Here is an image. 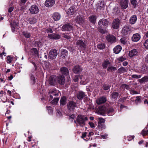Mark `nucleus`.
Listing matches in <instances>:
<instances>
[{"instance_id":"nucleus-64","label":"nucleus","mask_w":148,"mask_h":148,"mask_svg":"<svg viewBox=\"0 0 148 148\" xmlns=\"http://www.w3.org/2000/svg\"><path fill=\"white\" fill-rule=\"evenodd\" d=\"M134 136H128V137L127 140L128 141H130L132 139H134Z\"/></svg>"},{"instance_id":"nucleus-29","label":"nucleus","mask_w":148,"mask_h":148,"mask_svg":"<svg viewBox=\"0 0 148 148\" xmlns=\"http://www.w3.org/2000/svg\"><path fill=\"white\" fill-rule=\"evenodd\" d=\"M97 19L96 16L93 14L90 16L89 18V21L92 23L95 24L96 22Z\"/></svg>"},{"instance_id":"nucleus-12","label":"nucleus","mask_w":148,"mask_h":148,"mask_svg":"<svg viewBox=\"0 0 148 148\" xmlns=\"http://www.w3.org/2000/svg\"><path fill=\"white\" fill-rule=\"evenodd\" d=\"M57 77L55 75L51 76L49 79V83L51 85H54L57 82Z\"/></svg>"},{"instance_id":"nucleus-49","label":"nucleus","mask_w":148,"mask_h":148,"mask_svg":"<svg viewBox=\"0 0 148 148\" xmlns=\"http://www.w3.org/2000/svg\"><path fill=\"white\" fill-rule=\"evenodd\" d=\"M0 97L1 100L3 102L5 103L7 101V97L5 95H2Z\"/></svg>"},{"instance_id":"nucleus-6","label":"nucleus","mask_w":148,"mask_h":148,"mask_svg":"<svg viewBox=\"0 0 148 148\" xmlns=\"http://www.w3.org/2000/svg\"><path fill=\"white\" fill-rule=\"evenodd\" d=\"M57 55V50L55 49H52L49 53L48 58L52 60L55 59Z\"/></svg>"},{"instance_id":"nucleus-8","label":"nucleus","mask_w":148,"mask_h":148,"mask_svg":"<svg viewBox=\"0 0 148 148\" xmlns=\"http://www.w3.org/2000/svg\"><path fill=\"white\" fill-rule=\"evenodd\" d=\"M57 82L59 84L64 85L65 83V78L62 75H60L57 77Z\"/></svg>"},{"instance_id":"nucleus-40","label":"nucleus","mask_w":148,"mask_h":148,"mask_svg":"<svg viewBox=\"0 0 148 148\" xmlns=\"http://www.w3.org/2000/svg\"><path fill=\"white\" fill-rule=\"evenodd\" d=\"M83 77L82 76H80L78 75H75L73 77V80L74 82H77L78 81L79 79H82Z\"/></svg>"},{"instance_id":"nucleus-35","label":"nucleus","mask_w":148,"mask_h":148,"mask_svg":"<svg viewBox=\"0 0 148 148\" xmlns=\"http://www.w3.org/2000/svg\"><path fill=\"white\" fill-rule=\"evenodd\" d=\"M37 21V19L34 17L29 18L28 20V21L31 24L35 23Z\"/></svg>"},{"instance_id":"nucleus-61","label":"nucleus","mask_w":148,"mask_h":148,"mask_svg":"<svg viewBox=\"0 0 148 148\" xmlns=\"http://www.w3.org/2000/svg\"><path fill=\"white\" fill-rule=\"evenodd\" d=\"M126 58L125 57H123V56L120 57L118 58V60L120 61L123 62L124 60H126Z\"/></svg>"},{"instance_id":"nucleus-15","label":"nucleus","mask_w":148,"mask_h":148,"mask_svg":"<svg viewBox=\"0 0 148 148\" xmlns=\"http://www.w3.org/2000/svg\"><path fill=\"white\" fill-rule=\"evenodd\" d=\"M73 27L69 23L63 25L62 27V30L63 31H70L72 29Z\"/></svg>"},{"instance_id":"nucleus-53","label":"nucleus","mask_w":148,"mask_h":148,"mask_svg":"<svg viewBox=\"0 0 148 148\" xmlns=\"http://www.w3.org/2000/svg\"><path fill=\"white\" fill-rule=\"evenodd\" d=\"M30 79L32 81V83L34 84L35 83V78L32 74H30Z\"/></svg>"},{"instance_id":"nucleus-60","label":"nucleus","mask_w":148,"mask_h":148,"mask_svg":"<svg viewBox=\"0 0 148 148\" xmlns=\"http://www.w3.org/2000/svg\"><path fill=\"white\" fill-rule=\"evenodd\" d=\"M62 37L67 39H69L71 38V37L70 36L65 34L64 33L62 34Z\"/></svg>"},{"instance_id":"nucleus-43","label":"nucleus","mask_w":148,"mask_h":148,"mask_svg":"<svg viewBox=\"0 0 148 148\" xmlns=\"http://www.w3.org/2000/svg\"><path fill=\"white\" fill-rule=\"evenodd\" d=\"M53 99L52 100L51 102V103L53 105H55L59 101V97H54Z\"/></svg>"},{"instance_id":"nucleus-4","label":"nucleus","mask_w":148,"mask_h":148,"mask_svg":"<svg viewBox=\"0 0 148 148\" xmlns=\"http://www.w3.org/2000/svg\"><path fill=\"white\" fill-rule=\"evenodd\" d=\"M138 68V72L140 73L146 74L148 73V66L144 63L140 64Z\"/></svg>"},{"instance_id":"nucleus-14","label":"nucleus","mask_w":148,"mask_h":148,"mask_svg":"<svg viewBox=\"0 0 148 148\" xmlns=\"http://www.w3.org/2000/svg\"><path fill=\"white\" fill-rule=\"evenodd\" d=\"M142 97L141 96L134 97L131 98L130 100L133 102H135L136 105H138L139 103H141V99Z\"/></svg>"},{"instance_id":"nucleus-25","label":"nucleus","mask_w":148,"mask_h":148,"mask_svg":"<svg viewBox=\"0 0 148 148\" xmlns=\"http://www.w3.org/2000/svg\"><path fill=\"white\" fill-rule=\"evenodd\" d=\"M10 25L12 32H14L15 30V28L19 25V24L15 21L10 23Z\"/></svg>"},{"instance_id":"nucleus-20","label":"nucleus","mask_w":148,"mask_h":148,"mask_svg":"<svg viewBox=\"0 0 148 148\" xmlns=\"http://www.w3.org/2000/svg\"><path fill=\"white\" fill-rule=\"evenodd\" d=\"M111 95H110L111 99L115 101L116 100L119 96V94L118 92L114 91L110 92Z\"/></svg>"},{"instance_id":"nucleus-16","label":"nucleus","mask_w":148,"mask_h":148,"mask_svg":"<svg viewBox=\"0 0 148 148\" xmlns=\"http://www.w3.org/2000/svg\"><path fill=\"white\" fill-rule=\"evenodd\" d=\"M106 38L108 42L111 44L115 42L116 41V37L112 35H107Z\"/></svg>"},{"instance_id":"nucleus-34","label":"nucleus","mask_w":148,"mask_h":148,"mask_svg":"<svg viewBox=\"0 0 148 148\" xmlns=\"http://www.w3.org/2000/svg\"><path fill=\"white\" fill-rule=\"evenodd\" d=\"M61 56L62 58H65L67 56L68 53L67 51L64 49H62L61 50Z\"/></svg>"},{"instance_id":"nucleus-5","label":"nucleus","mask_w":148,"mask_h":148,"mask_svg":"<svg viewBox=\"0 0 148 148\" xmlns=\"http://www.w3.org/2000/svg\"><path fill=\"white\" fill-rule=\"evenodd\" d=\"M131 26L128 24L125 25L122 29L121 33L124 36H126L130 34L131 32Z\"/></svg>"},{"instance_id":"nucleus-26","label":"nucleus","mask_w":148,"mask_h":148,"mask_svg":"<svg viewBox=\"0 0 148 148\" xmlns=\"http://www.w3.org/2000/svg\"><path fill=\"white\" fill-rule=\"evenodd\" d=\"M54 0H46L45 2V5L48 7L52 6L55 3Z\"/></svg>"},{"instance_id":"nucleus-31","label":"nucleus","mask_w":148,"mask_h":148,"mask_svg":"<svg viewBox=\"0 0 148 148\" xmlns=\"http://www.w3.org/2000/svg\"><path fill=\"white\" fill-rule=\"evenodd\" d=\"M137 16L135 15H133L131 17L129 20V23L131 24H134L137 21Z\"/></svg>"},{"instance_id":"nucleus-13","label":"nucleus","mask_w":148,"mask_h":148,"mask_svg":"<svg viewBox=\"0 0 148 148\" xmlns=\"http://www.w3.org/2000/svg\"><path fill=\"white\" fill-rule=\"evenodd\" d=\"M116 110H115L113 107H110L107 108L106 113L109 116L114 115L116 112Z\"/></svg>"},{"instance_id":"nucleus-58","label":"nucleus","mask_w":148,"mask_h":148,"mask_svg":"<svg viewBox=\"0 0 148 148\" xmlns=\"http://www.w3.org/2000/svg\"><path fill=\"white\" fill-rule=\"evenodd\" d=\"M102 27H98L99 31L101 33L105 34L106 32V30L102 28Z\"/></svg>"},{"instance_id":"nucleus-1","label":"nucleus","mask_w":148,"mask_h":148,"mask_svg":"<svg viewBox=\"0 0 148 148\" xmlns=\"http://www.w3.org/2000/svg\"><path fill=\"white\" fill-rule=\"evenodd\" d=\"M76 45L82 49L84 50L87 45V41L84 38H79L78 39H77Z\"/></svg>"},{"instance_id":"nucleus-56","label":"nucleus","mask_w":148,"mask_h":148,"mask_svg":"<svg viewBox=\"0 0 148 148\" xmlns=\"http://www.w3.org/2000/svg\"><path fill=\"white\" fill-rule=\"evenodd\" d=\"M47 110H48V112L49 114H52L53 110L52 108L50 106H47Z\"/></svg>"},{"instance_id":"nucleus-18","label":"nucleus","mask_w":148,"mask_h":148,"mask_svg":"<svg viewBox=\"0 0 148 148\" xmlns=\"http://www.w3.org/2000/svg\"><path fill=\"white\" fill-rule=\"evenodd\" d=\"M82 69L81 66L79 65H76L73 68V71L76 74L79 73L82 71Z\"/></svg>"},{"instance_id":"nucleus-9","label":"nucleus","mask_w":148,"mask_h":148,"mask_svg":"<svg viewBox=\"0 0 148 148\" xmlns=\"http://www.w3.org/2000/svg\"><path fill=\"white\" fill-rule=\"evenodd\" d=\"M108 23V22L107 20L105 18H102L100 20L98 23V27H102L103 25L104 26H107Z\"/></svg>"},{"instance_id":"nucleus-22","label":"nucleus","mask_w":148,"mask_h":148,"mask_svg":"<svg viewBox=\"0 0 148 148\" xmlns=\"http://www.w3.org/2000/svg\"><path fill=\"white\" fill-rule=\"evenodd\" d=\"M107 100L106 98L104 97H102L97 99L96 102L97 104L99 105L105 103Z\"/></svg>"},{"instance_id":"nucleus-36","label":"nucleus","mask_w":148,"mask_h":148,"mask_svg":"<svg viewBox=\"0 0 148 148\" xmlns=\"http://www.w3.org/2000/svg\"><path fill=\"white\" fill-rule=\"evenodd\" d=\"M31 52L35 56L39 57L38 52L36 48H32L31 50Z\"/></svg>"},{"instance_id":"nucleus-3","label":"nucleus","mask_w":148,"mask_h":148,"mask_svg":"<svg viewBox=\"0 0 148 148\" xmlns=\"http://www.w3.org/2000/svg\"><path fill=\"white\" fill-rule=\"evenodd\" d=\"M67 107L69 111L73 112L76 108H77V104L76 102L73 100L70 101L67 103Z\"/></svg>"},{"instance_id":"nucleus-57","label":"nucleus","mask_w":148,"mask_h":148,"mask_svg":"<svg viewBox=\"0 0 148 148\" xmlns=\"http://www.w3.org/2000/svg\"><path fill=\"white\" fill-rule=\"evenodd\" d=\"M130 91L131 95L138 94V92L135 91L134 89H131L130 90Z\"/></svg>"},{"instance_id":"nucleus-47","label":"nucleus","mask_w":148,"mask_h":148,"mask_svg":"<svg viewBox=\"0 0 148 148\" xmlns=\"http://www.w3.org/2000/svg\"><path fill=\"white\" fill-rule=\"evenodd\" d=\"M116 69V67L114 66H109L107 69V71L109 72H112L115 71Z\"/></svg>"},{"instance_id":"nucleus-48","label":"nucleus","mask_w":148,"mask_h":148,"mask_svg":"<svg viewBox=\"0 0 148 148\" xmlns=\"http://www.w3.org/2000/svg\"><path fill=\"white\" fill-rule=\"evenodd\" d=\"M126 72L125 69L123 67H121L120 68L118 69V72L119 73H123Z\"/></svg>"},{"instance_id":"nucleus-63","label":"nucleus","mask_w":148,"mask_h":148,"mask_svg":"<svg viewBox=\"0 0 148 148\" xmlns=\"http://www.w3.org/2000/svg\"><path fill=\"white\" fill-rule=\"evenodd\" d=\"M11 57L8 56L7 58V62L8 63H10L11 62Z\"/></svg>"},{"instance_id":"nucleus-46","label":"nucleus","mask_w":148,"mask_h":148,"mask_svg":"<svg viewBox=\"0 0 148 148\" xmlns=\"http://www.w3.org/2000/svg\"><path fill=\"white\" fill-rule=\"evenodd\" d=\"M130 2L133 5V6L134 8H136V5L138 4V2L136 0H130Z\"/></svg>"},{"instance_id":"nucleus-44","label":"nucleus","mask_w":148,"mask_h":148,"mask_svg":"<svg viewBox=\"0 0 148 148\" xmlns=\"http://www.w3.org/2000/svg\"><path fill=\"white\" fill-rule=\"evenodd\" d=\"M106 46L105 45L104 43H101L98 44L97 46V47L99 49H103Z\"/></svg>"},{"instance_id":"nucleus-28","label":"nucleus","mask_w":148,"mask_h":148,"mask_svg":"<svg viewBox=\"0 0 148 148\" xmlns=\"http://www.w3.org/2000/svg\"><path fill=\"white\" fill-rule=\"evenodd\" d=\"M85 96V94L84 92L82 91H80L77 93V97L78 99L81 100Z\"/></svg>"},{"instance_id":"nucleus-21","label":"nucleus","mask_w":148,"mask_h":148,"mask_svg":"<svg viewBox=\"0 0 148 148\" xmlns=\"http://www.w3.org/2000/svg\"><path fill=\"white\" fill-rule=\"evenodd\" d=\"M141 38L140 35L138 33L134 34L132 37V40L134 42H137Z\"/></svg>"},{"instance_id":"nucleus-11","label":"nucleus","mask_w":148,"mask_h":148,"mask_svg":"<svg viewBox=\"0 0 148 148\" xmlns=\"http://www.w3.org/2000/svg\"><path fill=\"white\" fill-rule=\"evenodd\" d=\"M29 10L31 14H37L39 10L38 7L35 5L31 6Z\"/></svg>"},{"instance_id":"nucleus-38","label":"nucleus","mask_w":148,"mask_h":148,"mask_svg":"<svg viewBox=\"0 0 148 148\" xmlns=\"http://www.w3.org/2000/svg\"><path fill=\"white\" fill-rule=\"evenodd\" d=\"M148 81V76H145L142 78L139 79V82L141 84L143 82H147Z\"/></svg>"},{"instance_id":"nucleus-37","label":"nucleus","mask_w":148,"mask_h":148,"mask_svg":"<svg viewBox=\"0 0 148 148\" xmlns=\"http://www.w3.org/2000/svg\"><path fill=\"white\" fill-rule=\"evenodd\" d=\"M67 100L66 97L65 96H63L61 97L60 101L61 105L64 106L66 103Z\"/></svg>"},{"instance_id":"nucleus-45","label":"nucleus","mask_w":148,"mask_h":148,"mask_svg":"<svg viewBox=\"0 0 148 148\" xmlns=\"http://www.w3.org/2000/svg\"><path fill=\"white\" fill-rule=\"evenodd\" d=\"M23 35L26 38H29L31 36V34L27 31H23Z\"/></svg>"},{"instance_id":"nucleus-19","label":"nucleus","mask_w":148,"mask_h":148,"mask_svg":"<svg viewBox=\"0 0 148 148\" xmlns=\"http://www.w3.org/2000/svg\"><path fill=\"white\" fill-rule=\"evenodd\" d=\"M60 71L61 73L63 75L67 76L69 75V71L68 69L66 67H62L60 69Z\"/></svg>"},{"instance_id":"nucleus-55","label":"nucleus","mask_w":148,"mask_h":148,"mask_svg":"<svg viewBox=\"0 0 148 148\" xmlns=\"http://www.w3.org/2000/svg\"><path fill=\"white\" fill-rule=\"evenodd\" d=\"M127 99H129L128 97L121 98L119 99V101L121 102H123Z\"/></svg>"},{"instance_id":"nucleus-59","label":"nucleus","mask_w":148,"mask_h":148,"mask_svg":"<svg viewBox=\"0 0 148 148\" xmlns=\"http://www.w3.org/2000/svg\"><path fill=\"white\" fill-rule=\"evenodd\" d=\"M144 44L145 48L148 49V39H147L145 41Z\"/></svg>"},{"instance_id":"nucleus-30","label":"nucleus","mask_w":148,"mask_h":148,"mask_svg":"<svg viewBox=\"0 0 148 148\" xmlns=\"http://www.w3.org/2000/svg\"><path fill=\"white\" fill-rule=\"evenodd\" d=\"M122 49V47L120 45H117L113 49L114 52L115 54H118L120 52Z\"/></svg>"},{"instance_id":"nucleus-62","label":"nucleus","mask_w":148,"mask_h":148,"mask_svg":"<svg viewBox=\"0 0 148 148\" xmlns=\"http://www.w3.org/2000/svg\"><path fill=\"white\" fill-rule=\"evenodd\" d=\"M145 130V129H144V130H143L141 132V134L143 136L146 135H148L146 130Z\"/></svg>"},{"instance_id":"nucleus-51","label":"nucleus","mask_w":148,"mask_h":148,"mask_svg":"<svg viewBox=\"0 0 148 148\" xmlns=\"http://www.w3.org/2000/svg\"><path fill=\"white\" fill-rule=\"evenodd\" d=\"M121 43L123 45H125L127 43V40L125 37H123L120 39V40Z\"/></svg>"},{"instance_id":"nucleus-17","label":"nucleus","mask_w":148,"mask_h":148,"mask_svg":"<svg viewBox=\"0 0 148 148\" xmlns=\"http://www.w3.org/2000/svg\"><path fill=\"white\" fill-rule=\"evenodd\" d=\"M138 53V51L136 49H134L129 51L128 54L129 57L132 58L137 56Z\"/></svg>"},{"instance_id":"nucleus-2","label":"nucleus","mask_w":148,"mask_h":148,"mask_svg":"<svg viewBox=\"0 0 148 148\" xmlns=\"http://www.w3.org/2000/svg\"><path fill=\"white\" fill-rule=\"evenodd\" d=\"M88 120L87 117L83 115H78L77 117V121L78 125L84 127L85 125V122Z\"/></svg>"},{"instance_id":"nucleus-52","label":"nucleus","mask_w":148,"mask_h":148,"mask_svg":"<svg viewBox=\"0 0 148 148\" xmlns=\"http://www.w3.org/2000/svg\"><path fill=\"white\" fill-rule=\"evenodd\" d=\"M107 108L105 106H102L99 108V110L103 112H106Z\"/></svg>"},{"instance_id":"nucleus-33","label":"nucleus","mask_w":148,"mask_h":148,"mask_svg":"<svg viewBox=\"0 0 148 148\" xmlns=\"http://www.w3.org/2000/svg\"><path fill=\"white\" fill-rule=\"evenodd\" d=\"M53 18L55 21L59 20L61 17L60 15L58 13L56 12L54 13L53 15Z\"/></svg>"},{"instance_id":"nucleus-10","label":"nucleus","mask_w":148,"mask_h":148,"mask_svg":"<svg viewBox=\"0 0 148 148\" xmlns=\"http://www.w3.org/2000/svg\"><path fill=\"white\" fill-rule=\"evenodd\" d=\"M48 37L49 39L53 40H57L60 39L61 38L60 36L56 33L48 34Z\"/></svg>"},{"instance_id":"nucleus-50","label":"nucleus","mask_w":148,"mask_h":148,"mask_svg":"<svg viewBox=\"0 0 148 148\" xmlns=\"http://www.w3.org/2000/svg\"><path fill=\"white\" fill-rule=\"evenodd\" d=\"M110 87V86L109 84H104L103 86V88L104 90H108Z\"/></svg>"},{"instance_id":"nucleus-7","label":"nucleus","mask_w":148,"mask_h":148,"mask_svg":"<svg viewBox=\"0 0 148 148\" xmlns=\"http://www.w3.org/2000/svg\"><path fill=\"white\" fill-rule=\"evenodd\" d=\"M59 91L56 90H51L49 92L50 95L49 101H50L53 98V96L58 97Z\"/></svg>"},{"instance_id":"nucleus-24","label":"nucleus","mask_w":148,"mask_h":148,"mask_svg":"<svg viewBox=\"0 0 148 148\" xmlns=\"http://www.w3.org/2000/svg\"><path fill=\"white\" fill-rule=\"evenodd\" d=\"M119 25V22L118 19H115L113 21L112 24V27L115 29H118Z\"/></svg>"},{"instance_id":"nucleus-23","label":"nucleus","mask_w":148,"mask_h":148,"mask_svg":"<svg viewBox=\"0 0 148 148\" xmlns=\"http://www.w3.org/2000/svg\"><path fill=\"white\" fill-rule=\"evenodd\" d=\"M76 22L80 25H82L84 22V18L80 16H77L75 18Z\"/></svg>"},{"instance_id":"nucleus-39","label":"nucleus","mask_w":148,"mask_h":148,"mask_svg":"<svg viewBox=\"0 0 148 148\" xmlns=\"http://www.w3.org/2000/svg\"><path fill=\"white\" fill-rule=\"evenodd\" d=\"M110 65V63L108 60H105L102 63V66L103 69H106L108 66Z\"/></svg>"},{"instance_id":"nucleus-27","label":"nucleus","mask_w":148,"mask_h":148,"mask_svg":"<svg viewBox=\"0 0 148 148\" xmlns=\"http://www.w3.org/2000/svg\"><path fill=\"white\" fill-rule=\"evenodd\" d=\"M120 5L121 7L123 9H126L128 7V0H121Z\"/></svg>"},{"instance_id":"nucleus-42","label":"nucleus","mask_w":148,"mask_h":148,"mask_svg":"<svg viewBox=\"0 0 148 148\" xmlns=\"http://www.w3.org/2000/svg\"><path fill=\"white\" fill-rule=\"evenodd\" d=\"M98 127L99 130H102L106 128L105 125L103 123H98Z\"/></svg>"},{"instance_id":"nucleus-41","label":"nucleus","mask_w":148,"mask_h":148,"mask_svg":"<svg viewBox=\"0 0 148 148\" xmlns=\"http://www.w3.org/2000/svg\"><path fill=\"white\" fill-rule=\"evenodd\" d=\"M105 5L104 4V2L103 1H101V2L98 5L97 7V8L99 9L100 10H103L104 8Z\"/></svg>"},{"instance_id":"nucleus-32","label":"nucleus","mask_w":148,"mask_h":148,"mask_svg":"<svg viewBox=\"0 0 148 148\" xmlns=\"http://www.w3.org/2000/svg\"><path fill=\"white\" fill-rule=\"evenodd\" d=\"M75 8L73 7H71L69 8L67 10L66 13L68 14L69 15H73L75 12Z\"/></svg>"},{"instance_id":"nucleus-54","label":"nucleus","mask_w":148,"mask_h":148,"mask_svg":"<svg viewBox=\"0 0 148 148\" xmlns=\"http://www.w3.org/2000/svg\"><path fill=\"white\" fill-rule=\"evenodd\" d=\"M142 77V75H136V74H134L132 75V77L133 78H134L135 79H138L141 78Z\"/></svg>"}]
</instances>
